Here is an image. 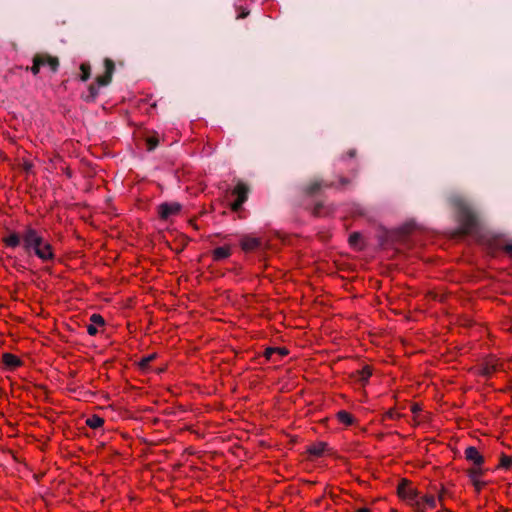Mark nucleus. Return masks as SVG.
<instances>
[{"mask_svg":"<svg viewBox=\"0 0 512 512\" xmlns=\"http://www.w3.org/2000/svg\"><path fill=\"white\" fill-rule=\"evenodd\" d=\"M327 444L324 442H319L317 444H313L309 447L308 452L313 456H321L326 448Z\"/></svg>","mask_w":512,"mask_h":512,"instance_id":"16","label":"nucleus"},{"mask_svg":"<svg viewBox=\"0 0 512 512\" xmlns=\"http://www.w3.org/2000/svg\"><path fill=\"white\" fill-rule=\"evenodd\" d=\"M4 244L10 248H16L20 244L23 246V232L21 234L11 232L3 239Z\"/></svg>","mask_w":512,"mask_h":512,"instance_id":"10","label":"nucleus"},{"mask_svg":"<svg viewBox=\"0 0 512 512\" xmlns=\"http://www.w3.org/2000/svg\"><path fill=\"white\" fill-rule=\"evenodd\" d=\"M465 458L472 462L476 466L475 468H480V466L484 463V457L474 446H468L465 449Z\"/></svg>","mask_w":512,"mask_h":512,"instance_id":"8","label":"nucleus"},{"mask_svg":"<svg viewBox=\"0 0 512 512\" xmlns=\"http://www.w3.org/2000/svg\"><path fill=\"white\" fill-rule=\"evenodd\" d=\"M467 474L474 487L479 491L483 486V483L479 481V477L483 474V470L481 468H471L467 471Z\"/></svg>","mask_w":512,"mask_h":512,"instance_id":"11","label":"nucleus"},{"mask_svg":"<svg viewBox=\"0 0 512 512\" xmlns=\"http://www.w3.org/2000/svg\"><path fill=\"white\" fill-rule=\"evenodd\" d=\"M155 358H156V354H150V355H147L145 357H142L140 362H139V366L142 369H146V368H148L150 362H152Z\"/></svg>","mask_w":512,"mask_h":512,"instance_id":"22","label":"nucleus"},{"mask_svg":"<svg viewBox=\"0 0 512 512\" xmlns=\"http://www.w3.org/2000/svg\"><path fill=\"white\" fill-rule=\"evenodd\" d=\"M501 247L507 254L512 256V241L501 245Z\"/></svg>","mask_w":512,"mask_h":512,"instance_id":"30","label":"nucleus"},{"mask_svg":"<svg viewBox=\"0 0 512 512\" xmlns=\"http://www.w3.org/2000/svg\"><path fill=\"white\" fill-rule=\"evenodd\" d=\"M450 204L455 208L460 223L458 234L468 235L478 226L477 214L471 204L460 195H452L449 198Z\"/></svg>","mask_w":512,"mask_h":512,"instance_id":"2","label":"nucleus"},{"mask_svg":"<svg viewBox=\"0 0 512 512\" xmlns=\"http://www.w3.org/2000/svg\"><path fill=\"white\" fill-rule=\"evenodd\" d=\"M232 194L235 195L237 198L231 204V209L232 211L237 212L242 208V205L246 202L248 198L249 187L243 182H238L236 187L233 189Z\"/></svg>","mask_w":512,"mask_h":512,"instance_id":"4","label":"nucleus"},{"mask_svg":"<svg viewBox=\"0 0 512 512\" xmlns=\"http://www.w3.org/2000/svg\"><path fill=\"white\" fill-rule=\"evenodd\" d=\"M262 241L260 238L245 235L240 240V246L243 251L250 252L260 248Z\"/></svg>","mask_w":512,"mask_h":512,"instance_id":"7","label":"nucleus"},{"mask_svg":"<svg viewBox=\"0 0 512 512\" xmlns=\"http://www.w3.org/2000/svg\"><path fill=\"white\" fill-rule=\"evenodd\" d=\"M276 354H278L280 357H282V356L287 355L288 351L285 348H278V351H276Z\"/></svg>","mask_w":512,"mask_h":512,"instance_id":"34","label":"nucleus"},{"mask_svg":"<svg viewBox=\"0 0 512 512\" xmlns=\"http://www.w3.org/2000/svg\"><path fill=\"white\" fill-rule=\"evenodd\" d=\"M322 208H323V204L322 203H316L312 209V214L314 216H321V211H322Z\"/></svg>","mask_w":512,"mask_h":512,"instance_id":"28","label":"nucleus"},{"mask_svg":"<svg viewBox=\"0 0 512 512\" xmlns=\"http://www.w3.org/2000/svg\"><path fill=\"white\" fill-rule=\"evenodd\" d=\"M276 351H278V348H274V347H269L265 350L264 352V356L268 359V360H272V356L274 354H276Z\"/></svg>","mask_w":512,"mask_h":512,"instance_id":"27","label":"nucleus"},{"mask_svg":"<svg viewBox=\"0 0 512 512\" xmlns=\"http://www.w3.org/2000/svg\"><path fill=\"white\" fill-rule=\"evenodd\" d=\"M105 73L96 77V84L92 83L88 87V95L85 96L86 102H94L99 94V86H107L111 83L115 71L114 61L110 58L104 59Z\"/></svg>","mask_w":512,"mask_h":512,"instance_id":"3","label":"nucleus"},{"mask_svg":"<svg viewBox=\"0 0 512 512\" xmlns=\"http://www.w3.org/2000/svg\"><path fill=\"white\" fill-rule=\"evenodd\" d=\"M181 210V205L177 202H164L158 206V214L162 220H168L171 216L178 214Z\"/></svg>","mask_w":512,"mask_h":512,"instance_id":"5","label":"nucleus"},{"mask_svg":"<svg viewBox=\"0 0 512 512\" xmlns=\"http://www.w3.org/2000/svg\"><path fill=\"white\" fill-rule=\"evenodd\" d=\"M80 70L82 72L81 76H80V79L82 81H84V82L87 81L90 78V76H91V67H90V65L88 63H82L80 65Z\"/></svg>","mask_w":512,"mask_h":512,"instance_id":"18","label":"nucleus"},{"mask_svg":"<svg viewBox=\"0 0 512 512\" xmlns=\"http://www.w3.org/2000/svg\"><path fill=\"white\" fill-rule=\"evenodd\" d=\"M90 321L94 325H104V319L100 314H92L90 317Z\"/></svg>","mask_w":512,"mask_h":512,"instance_id":"25","label":"nucleus"},{"mask_svg":"<svg viewBox=\"0 0 512 512\" xmlns=\"http://www.w3.org/2000/svg\"><path fill=\"white\" fill-rule=\"evenodd\" d=\"M372 375V371L369 366H364L362 369L357 370L352 374V377L355 378L356 381L365 384L370 376Z\"/></svg>","mask_w":512,"mask_h":512,"instance_id":"12","label":"nucleus"},{"mask_svg":"<svg viewBox=\"0 0 512 512\" xmlns=\"http://www.w3.org/2000/svg\"><path fill=\"white\" fill-rule=\"evenodd\" d=\"M48 54H41L38 53L33 57V60L35 61V64H38L40 67L47 65Z\"/></svg>","mask_w":512,"mask_h":512,"instance_id":"23","label":"nucleus"},{"mask_svg":"<svg viewBox=\"0 0 512 512\" xmlns=\"http://www.w3.org/2000/svg\"><path fill=\"white\" fill-rule=\"evenodd\" d=\"M352 175H353V177H356V176H357V169H353V170H352Z\"/></svg>","mask_w":512,"mask_h":512,"instance_id":"42","label":"nucleus"},{"mask_svg":"<svg viewBox=\"0 0 512 512\" xmlns=\"http://www.w3.org/2000/svg\"><path fill=\"white\" fill-rule=\"evenodd\" d=\"M87 332H88V334H89V335H91V336L96 335V334H97V332H98V330H97V326H96V325H94V324H92V323H91V324H89V325L87 326Z\"/></svg>","mask_w":512,"mask_h":512,"instance_id":"31","label":"nucleus"},{"mask_svg":"<svg viewBox=\"0 0 512 512\" xmlns=\"http://www.w3.org/2000/svg\"><path fill=\"white\" fill-rule=\"evenodd\" d=\"M47 65L50 67L52 72H56L59 68V59L57 57L48 54Z\"/></svg>","mask_w":512,"mask_h":512,"instance_id":"19","label":"nucleus"},{"mask_svg":"<svg viewBox=\"0 0 512 512\" xmlns=\"http://www.w3.org/2000/svg\"><path fill=\"white\" fill-rule=\"evenodd\" d=\"M362 239V235L359 233V232H353L350 236H349V243L352 247H358L360 241Z\"/></svg>","mask_w":512,"mask_h":512,"instance_id":"21","label":"nucleus"},{"mask_svg":"<svg viewBox=\"0 0 512 512\" xmlns=\"http://www.w3.org/2000/svg\"><path fill=\"white\" fill-rule=\"evenodd\" d=\"M322 187H334V183H326L323 180H314L305 187L304 192L307 195L312 196L318 193Z\"/></svg>","mask_w":512,"mask_h":512,"instance_id":"9","label":"nucleus"},{"mask_svg":"<svg viewBox=\"0 0 512 512\" xmlns=\"http://www.w3.org/2000/svg\"><path fill=\"white\" fill-rule=\"evenodd\" d=\"M356 153H357L356 149L352 148V149H349V151L347 152V156L349 158H354L356 156Z\"/></svg>","mask_w":512,"mask_h":512,"instance_id":"35","label":"nucleus"},{"mask_svg":"<svg viewBox=\"0 0 512 512\" xmlns=\"http://www.w3.org/2000/svg\"><path fill=\"white\" fill-rule=\"evenodd\" d=\"M146 145L148 151H153L159 145V139L157 136H150L146 139Z\"/></svg>","mask_w":512,"mask_h":512,"instance_id":"20","label":"nucleus"},{"mask_svg":"<svg viewBox=\"0 0 512 512\" xmlns=\"http://www.w3.org/2000/svg\"><path fill=\"white\" fill-rule=\"evenodd\" d=\"M230 255H231L230 246L217 247L212 252V257H213L214 261H220V260L226 259Z\"/></svg>","mask_w":512,"mask_h":512,"instance_id":"14","label":"nucleus"},{"mask_svg":"<svg viewBox=\"0 0 512 512\" xmlns=\"http://www.w3.org/2000/svg\"><path fill=\"white\" fill-rule=\"evenodd\" d=\"M500 466L505 469H509L512 466V457L502 455L500 460Z\"/></svg>","mask_w":512,"mask_h":512,"instance_id":"24","label":"nucleus"},{"mask_svg":"<svg viewBox=\"0 0 512 512\" xmlns=\"http://www.w3.org/2000/svg\"><path fill=\"white\" fill-rule=\"evenodd\" d=\"M350 183H351V180L349 178L344 177V176L339 177L340 186H346V185H349Z\"/></svg>","mask_w":512,"mask_h":512,"instance_id":"32","label":"nucleus"},{"mask_svg":"<svg viewBox=\"0 0 512 512\" xmlns=\"http://www.w3.org/2000/svg\"><path fill=\"white\" fill-rule=\"evenodd\" d=\"M248 15V12H243L238 18H244Z\"/></svg>","mask_w":512,"mask_h":512,"instance_id":"41","label":"nucleus"},{"mask_svg":"<svg viewBox=\"0 0 512 512\" xmlns=\"http://www.w3.org/2000/svg\"><path fill=\"white\" fill-rule=\"evenodd\" d=\"M422 501L430 507H435V505H436V500H435L434 496H432V495H430V496L426 495V496L422 497Z\"/></svg>","mask_w":512,"mask_h":512,"instance_id":"26","label":"nucleus"},{"mask_svg":"<svg viewBox=\"0 0 512 512\" xmlns=\"http://www.w3.org/2000/svg\"><path fill=\"white\" fill-rule=\"evenodd\" d=\"M445 494H446V491L443 489V490L439 493V495H438V499H439V501H443V500H444Z\"/></svg>","mask_w":512,"mask_h":512,"instance_id":"37","label":"nucleus"},{"mask_svg":"<svg viewBox=\"0 0 512 512\" xmlns=\"http://www.w3.org/2000/svg\"><path fill=\"white\" fill-rule=\"evenodd\" d=\"M40 66L38 64H35V61L33 60V65L30 68V71L33 73V75H37L40 71Z\"/></svg>","mask_w":512,"mask_h":512,"instance_id":"33","label":"nucleus"},{"mask_svg":"<svg viewBox=\"0 0 512 512\" xmlns=\"http://www.w3.org/2000/svg\"><path fill=\"white\" fill-rule=\"evenodd\" d=\"M339 421L345 425H351L353 423V416L345 410H341L337 413Z\"/></svg>","mask_w":512,"mask_h":512,"instance_id":"17","label":"nucleus"},{"mask_svg":"<svg viewBox=\"0 0 512 512\" xmlns=\"http://www.w3.org/2000/svg\"><path fill=\"white\" fill-rule=\"evenodd\" d=\"M2 361L7 367H10V368H17V367L21 366V364H22L21 359L11 353H4L2 355Z\"/></svg>","mask_w":512,"mask_h":512,"instance_id":"13","label":"nucleus"},{"mask_svg":"<svg viewBox=\"0 0 512 512\" xmlns=\"http://www.w3.org/2000/svg\"><path fill=\"white\" fill-rule=\"evenodd\" d=\"M21 168L23 171H25L26 173H30L32 171V168H33V164L32 162L30 161H24L22 164H21Z\"/></svg>","mask_w":512,"mask_h":512,"instance_id":"29","label":"nucleus"},{"mask_svg":"<svg viewBox=\"0 0 512 512\" xmlns=\"http://www.w3.org/2000/svg\"><path fill=\"white\" fill-rule=\"evenodd\" d=\"M408 233H409L408 228H402V229L400 230V237H401V238H404V237H406V235H407Z\"/></svg>","mask_w":512,"mask_h":512,"instance_id":"36","label":"nucleus"},{"mask_svg":"<svg viewBox=\"0 0 512 512\" xmlns=\"http://www.w3.org/2000/svg\"><path fill=\"white\" fill-rule=\"evenodd\" d=\"M23 250L28 255L37 256L42 262L55 259L54 248L41 233L32 227L23 231Z\"/></svg>","mask_w":512,"mask_h":512,"instance_id":"1","label":"nucleus"},{"mask_svg":"<svg viewBox=\"0 0 512 512\" xmlns=\"http://www.w3.org/2000/svg\"><path fill=\"white\" fill-rule=\"evenodd\" d=\"M104 424V419L98 415H92L86 419V425L92 429H98Z\"/></svg>","mask_w":512,"mask_h":512,"instance_id":"15","label":"nucleus"},{"mask_svg":"<svg viewBox=\"0 0 512 512\" xmlns=\"http://www.w3.org/2000/svg\"><path fill=\"white\" fill-rule=\"evenodd\" d=\"M398 495L408 501L416 500L418 494L415 489L410 487V484L407 480H402L397 487Z\"/></svg>","mask_w":512,"mask_h":512,"instance_id":"6","label":"nucleus"},{"mask_svg":"<svg viewBox=\"0 0 512 512\" xmlns=\"http://www.w3.org/2000/svg\"><path fill=\"white\" fill-rule=\"evenodd\" d=\"M416 505H417V512H424V509L421 506V502L420 501H417Z\"/></svg>","mask_w":512,"mask_h":512,"instance_id":"38","label":"nucleus"},{"mask_svg":"<svg viewBox=\"0 0 512 512\" xmlns=\"http://www.w3.org/2000/svg\"><path fill=\"white\" fill-rule=\"evenodd\" d=\"M394 415H395V413L393 411H389L387 413V416L390 417V418H394Z\"/></svg>","mask_w":512,"mask_h":512,"instance_id":"40","label":"nucleus"},{"mask_svg":"<svg viewBox=\"0 0 512 512\" xmlns=\"http://www.w3.org/2000/svg\"><path fill=\"white\" fill-rule=\"evenodd\" d=\"M356 512H371V511L368 508H361V509H358Z\"/></svg>","mask_w":512,"mask_h":512,"instance_id":"39","label":"nucleus"}]
</instances>
